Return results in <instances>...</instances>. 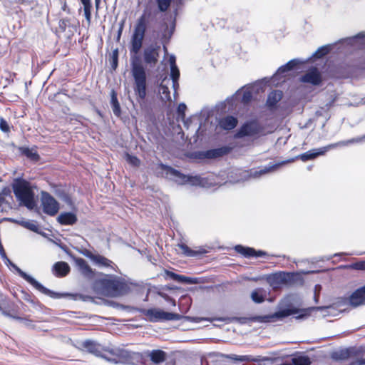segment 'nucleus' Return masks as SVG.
Masks as SVG:
<instances>
[{
	"mask_svg": "<svg viewBox=\"0 0 365 365\" xmlns=\"http://www.w3.org/2000/svg\"><path fill=\"white\" fill-rule=\"evenodd\" d=\"M146 30L145 15H142L138 20L135 26L130 41V53H138L143 45Z\"/></svg>",
	"mask_w": 365,
	"mask_h": 365,
	"instance_id": "nucleus-8",
	"label": "nucleus"
},
{
	"mask_svg": "<svg viewBox=\"0 0 365 365\" xmlns=\"http://www.w3.org/2000/svg\"><path fill=\"white\" fill-rule=\"evenodd\" d=\"M170 78L171 79H179L180 71L178 66L170 67Z\"/></svg>",
	"mask_w": 365,
	"mask_h": 365,
	"instance_id": "nucleus-46",
	"label": "nucleus"
},
{
	"mask_svg": "<svg viewBox=\"0 0 365 365\" xmlns=\"http://www.w3.org/2000/svg\"><path fill=\"white\" fill-rule=\"evenodd\" d=\"M360 103L361 104H365V96L363 98H361V100L360 101Z\"/></svg>",
	"mask_w": 365,
	"mask_h": 365,
	"instance_id": "nucleus-64",
	"label": "nucleus"
},
{
	"mask_svg": "<svg viewBox=\"0 0 365 365\" xmlns=\"http://www.w3.org/2000/svg\"><path fill=\"white\" fill-rule=\"evenodd\" d=\"M24 295H25V297H24V299H25V300H26V301H28V302H33V300L31 299V297L29 294H24Z\"/></svg>",
	"mask_w": 365,
	"mask_h": 365,
	"instance_id": "nucleus-56",
	"label": "nucleus"
},
{
	"mask_svg": "<svg viewBox=\"0 0 365 365\" xmlns=\"http://www.w3.org/2000/svg\"><path fill=\"white\" fill-rule=\"evenodd\" d=\"M0 130L4 133L10 131V126L4 118H0Z\"/></svg>",
	"mask_w": 365,
	"mask_h": 365,
	"instance_id": "nucleus-44",
	"label": "nucleus"
},
{
	"mask_svg": "<svg viewBox=\"0 0 365 365\" xmlns=\"http://www.w3.org/2000/svg\"><path fill=\"white\" fill-rule=\"evenodd\" d=\"M330 46H323L319 48L314 53L313 57L315 58H320L327 55L330 51Z\"/></svg>",
	"mask_w": 365,
	"mask_h": 365,
	"instance_id": "nucleus-38",
	"label": "nucleus"
},
{
	"mask_svg": "<svg viewBox=\"0 0 365 365\" xmlns=\"http://www.w3.org/2000/svg\"><path fill=\"white\" fill-rule=\"evenodd\" d=\"M345 304L334 303L326 307H311L305 309L299 308L296 301V296L289 294L282 299L277 307V311L271 316L247 317H232V318H208V317H190L181 316L178 314L166 312L158 309H145V316L154 319H270L271 317L286 318L291 315L297 314L296 319L310 316L314 312L320 311L323 317H336L339 313L344 312L346 308H342Z\"/></svg>",
	"mask_w": 365,
	"mask_h": 365,
	"instance_id": "nucleus-1",
	"label": "nucleus"
},
{
	"mask_svg": "<svg viewBox=\"0 0 365 365\" xmlns=\"http://www.w3.org/2000/svg\"><path fill=\"white\" fill-rule=\"evenodd\" d=\"M52 272L56 277H63L69 273L70 267L65 262H57L53 264Z\"/></svg>",
	"mask_w": 365,
	"mask_h": 365,
	"instance_id": "nucleus-22",
	"label": "nucleus"
},
{
	"mask_svg": "<svg viewBox=\"0 0 365 365\" xmlns=\"http://www.w3.org/2000/svg\"><path fill=\"white\" fill-rule=\"evenodd\" d=\"M250 297L254 302L262 303L267 297L266 291L263 288H257L252 292Z\"/></svg>",
	"mask_w": 365,
	"mask_h": 365,
	"instance_id": "nucleus-32",
	"label": "nucleus"
},
{
	"mask_svg": "<svg viewBox=\"0 0 365 365\" xmlns=\"http://www.w3.org/2000/svg\"><path fill=\"white\" fill-rule=\"evenodd\" d=\"M81 346L86 351L102 359H103V356L106 354V350H107L108 348L103 347L96 341L89 339L82 341Z\"/></svg>",
	"mask_w": 365,
	"mask_h": 365,
	"instance_id": "nucleus-14",
	"label": "nucleus"
},
{
	"mask_svg": "<svg viewBox=\"0 0 365 365\" xmlns=\"http://www.w3.org/2000/svg\"><path fill=\"white\" fill-rule=\"evenodd\" d=\"M110 104L112 106V110L115 115L120 116V106L118 103L116 93L114 91H112L111 92V100H110Z\"/></svg>",
	"mask_w": 365,
	"mask_h": 365,
	"instance_id": "nucleus-36",
	"label": "nucleus"
},
{
	"mask_svg": "<svg viewBox=\"0 0 365 365\" xmlns=\"http://www.w3.org/2000/svg\"><path fill=\"white\" fill-rule=\"evenodd\" d=\"M91 8L83 9L85 17L88 22H90L91 18Z\"/></svg>",
	"mask_w": 365,
	"mask_h": 365,
	"instance_id": "nucleus-50",
	"label": "nucleus"
},
{
	"mask_svg": "<svg viewBox=\"0 0 365 365\" xmlns=\"http://www.w3.org/2000/svg\"><path fill=\"white\" fill-rule=\"evenodd\" d=\"M92 288L98 294L111 297H122L130 291L126 280L115 275H108L104 278L96 279Z\"/></svg>",
	"mask_w": 365,
	"mask_h": 365,
	"instance_id": "nucleus-2",
	"label": "nucleus"
},
{
	"mask_svg": "<svg viewBox=\"0 0 365 365\" xmlns=\"http://www.w3.org/2000/svg\"><path fill=\"white\" fill-rule=\"evenodd\" d=\"M156 170L158 176L173 180L178 185L188 184L192 186H204L205 179L200 176L185 175L179 170L162 163L158 165Z\"/></svg>",
	"mask_w": 365,
	"mask_h": 365,
	"instance_id": "nucleus-4",
	"label": "nucleus"
},
{
	"mask_svg": "<svg viewBox=\"0 0 365 365\" xmlns=\"http://www.w3.org/2000/svg\"><path fill=\"white\" fill-rule=\"evenodd\" d=\"M187 108L186 105L184 103H181L178 105L177 112L180 115H185V112Z\"/></svg>",
	"mask_w": 365,
	"mask_h": 365,
	"instance_id": "nucleus-47",
	"label": "nucleus"
},
{
	"mask_svg": "<svg viewBox=\"0 0 365 365\" xmlns=\"http://www.w3.org/2000/svg\"><path fill=\"white\" fill-rule=\"evenodd\" d=\"M300 81L303 83L317 86L322 82V76L317 68H312L300 78Z\"/></svg>",
	"mask_w": 365,
	"mask_h": 365,
	"instance_id": "nucleus-16",
	"label": "nucleus"
},
{
	"mask_svg": "<svg viewBox=\"0 0 365 365\" xmlns=\"http://www.w3.org/2000/svg\"><path fill=\"white\" fill-rule=\"evenodd\" d=\"M235 322H237L240 324H246L247 322H252L253 321H241V320H239V321H235Z\"/></svg>",
	"mask_w": 365,
	"mask_h": 365,
	"instance_id": "nucleus-59",
	"label": "nucleus"
},
{
	"mask_svg": "<svg viewBox=\"0 0 365 365\" xmlns=\"http://www.w3.org/2000/svg\"><path fill=\"white\" fill-rule=\"evenodd\" d=\"M362 352L363 351L361 347L349 346L333 351L331 354V358L337 361H344L360 356Z\"/></svg>",
	"mask_w": 365,
	"mask_h": 365,
	"instance_id": "nucleus-11",
	"label": "nucleus"
},
{
	"mask_svg": "<svg viewBox=\"0 0 365 365\" xmlns=\"http://www.w3.org/2000/svg\"><path fill=\"white\" fill-rule=\"evenodd\" d=\"M361 365H365V358L361 356Z\"/></svg>",
	"mask_w": 365,
	"mask_h": 365,
	"instance_id": "nucleus-61",
	"label": "nucleus"
},
{
	"mask_svg": "<svg viewBox=\"0 0 365 365\" xmlns=\"http://www.w3.org/2000/svg\"><path fill=\"white\" fill-rule=\"evenodd\" d=\"M169 63L170 67L177 66L176 65V59L174 55H171L169 58Z\"/></svg>",
	"mask_w": 365,
	"mask_h": 365,
	"instance_id": "nucleus-52",
	"label": "nucleus"
},
{
	"mask_svg": "<svg viewBox=\"0 0 365 365\" xmlns=\"http://www.w3.org/2000/svg\"><path fill=\"white\" fill-rule=\"evenodd\" d=\"M118 66V50L113 51L112 67L115 69Z\"/></svg>",
	"mask_w": 365,
	"mask_h": 365,
	"instance_id": "nucleus-49",
	"label": "nucleus"
},
{
	"mask_svg": "<svg viewBox=\"0 0 365 365\" xmlns=\"http://www.w3.org/2000/svg\"><path fill=\"white\" fill-rule=\"evenodd\" d=\"M231 150L232 148L230 147L222 146L220 148L207 150L205 153V156L208 159L217 158L229 154L231 152Z\"/></svg>",
	"mask_w": 365,
	"mask_h": 365,
	"instance_id": "nucleus-21",
	"label": "nucleus"
},
{
	"mask_svg": "<svg viewBox=\"0 0 365 365\" xmlns=\"http://www.w3.org/2000/svg\"><path fill=\"white\" fill-rule=\"evenodd\" d=\"M76 266L80 272L86 277L92 279L94 277V272L88 262L83 258L78 257L75 259Z\"/></svg>",
	"mask_w": 365,
	"mask_h": 365,
	"instance_id": "nucleus-19",
	"label": "nucleus"
},
{
	"mask_svg": "<svg viewBox=\"0 0 365 365\" xmlns=\"http://www.w3.org/2000/svg\"><path fill=\"white\" fill-rule=\"evenodd\" d=\"M347 301L352 307L365 305V285L353 292Z\"/></svg>",
	"mask_w": 365,
	"mask_h": 365,
	"instance_id": "nucleus-15",
	"label": "nucleus"
},
{
	"mask_svg": "<svg viewBox=\"0 0 365 365\" xmlns=\"http://www.w3.org/2000/svg\"><path fill=\"white\" fill-rule=\"evenodd\" d=\"M14 193L20 202V204L32 210L36 206L34 193L31 190L30 183L21 178L14 180L13 185Z\"/></svg>",
	"mask_w": 365,
	"mask_h": 365,
	"instance_id": "nucleus-6",
	"label": "nucleus"
},
{
	"mask_svg": "<svg viewBox=\"0 0 365 365\" xmlns=\"http://www.w3.org/2000/svg\"><path fill=\"white\" fill-rule=\"evenodd\" d=\"M166 353L160 349L153 350L150 354V360L154 364L163 362L166 359Z\"/></svg>",
	"mask_w": 365,
	"mask_h": 365,
	"instance_id": "nucleus-34",
	"label": "nucleus"
},
{
	"mask_svg": "<svg viewBox=\"0 0 365 365\" xmlns=\"http://www.w3.org/2000/svg\"><path fill=\"white\" fill-rule=\"evenodd\" d=\"M252 98V91L250 88H247L242 92V96L241 98V102L244 104H247L251 101Z\"/></svg>",
	"mask_w": 365,
	"mask_h": 365,
	"instance_id": "nucleus-40",
	"label": "nucleus"
},
{
	"mask_svg": "<svg viewBox=\"0 0 365 365\" xmlns=\"http://www.w3.org/2000/svg\"><path fill=\"white\" fill-rule=\"evenodd\" d=\"M11 191L9 188L4 187L0 192V207L6 202L5 198L10 195Z\"/></svg>",
	"mask_w": 365,
	"mask_h": 365,
	"instance_id": "nucleus-41",
	"label": "nucleus"
},
{
	"mask_svg": "<svg viewBox=\"0 0 365 365\" xmlns=\"http://www.w3.org/2000/svg\"><path fill=\"white\" fill-rule=\"evenodd\" d=\"M310 357L303 351H296L292 355L291 364L284 362V365H311Z\"/></svg>",
	"mask_w": 365,
	"mask_h": 365,
	"instance_id": "nucleus-17",
	"label": "nucleus"
},
{
	"mask_svg": "<svg viewBox=\"0 0 365 365\" xmlns=\"http://www.w3.org/2000/svg\"><path fill=\"white\" fill-rule=\"evenodd\" d=\"M23 324V326L29 329L36 330L37 331H46L47 329H43L41 326V322L43 321H19Z\"/></svg>",
	"mask_w": 365,
	"mask_h": 365,
	"instance_id": "nucleus-35",
	"label": "nucleus"
},
{
	"mask_svg": "<svg viewBox=\"0 0 365 365\" xmlns=\"http://www.w3.org/2000/svg\"><path fill=\"white\" fill-rule=\"evenodd\" d=\"M349 267L356 270H365V260H361L353 263Z\"/></svg>",
	"mask_w": 365,
	"mask_h": 365,
	"instance_id": "nucleus-43",
	"label": "nucleus"
},
{
	"mask_svg": "<svg viewBox=\"0 0 365 365\" xmlns=\"http://www.w3.org/2000/svg\"><path fill=\"white\" fill-rule=\"evenodd\" d=\"M345 41L347 44L353 46L354 47L361 48L365 45V37L362 33H360L355 36L346 38Z\"/></svg>",
	"mask_w": 365,
	"mask_h": 365,
	"instance_id": "nucleus-30",
	"label": "nucleus"
},
{
	"mask_svg": "<svg viewBox=\"0 0 365 365\" xmlns=\"http://www.w3.org/2000/svg\"><path fill=\"white\" fill-rule=\"evenodd\" d=\"M58 26L62 31H65L66 28L70 26V19L68 18L61 19Z\"/></svg>",
	"mask_w": 365,
	"mask_h": 365,
	"instance_id": "nucleus-45",
	"label": "nucleus"
},
{
	"mask_svg": "<svg viewBox=\"0 0 365 365\" xmlns=\"http://www.w3.org/2000/svg\"><path fill=\"white\" fill-rule=\"evenodd\" d=\"M126 160L130 164L135 167L139 166L140 164V160L136 156L127 154Z\"/></svg>",
	"mask_w": 365,
	"mask_h": 365,
	"instance_id": "nucleus-42",
	"label": "nucleus"
},
{
	"mask_svg": "<svg viewBox=\"0 0 365 365\" xmlns=\"http://www.w3.org/2000/svg\"><path fill=\"white\" fill-rule=\"evenodd\" d=\"M57 221L63 225H73L77 222V217L73 212H62L58 215Z\"/></svg>",
	"mask_w": 365,
	"mask_h": 365,
	"instance_id": "nucleus-25",
	"label": "nucleus"
},
{
	"mask_svg": "<svg viewBox=\"0 0 365 365\" xmlns=\"http://www.w3.org/2000/svg\"><path fill=\"white\" fill-rule=\"evenodd\" d=\"M288 161H282L278 163L275 164H269L267 166L264 167V168L255 171L251 173V175L254 178H258L262 175H264L266 173H268L269 172H272L278 169L280 166L282 165L287 163Z\"/></svg>",
	"mask_w": 365,
	"mask_h": 365,
	"instance_id": "nucleus-28",
	"label": "nucleus"
},
{
	"mask_svg": "<svg viewBox=\"0 0 365 365\" xmlns=\"http://www.w3.org/2000/svg\"><path fill=\"white\" fill-rule=\"evenodd\" d=\"M262 131V126L256 121H250L243 124L237 131L236 136L243 138L245 136H255Z\"/></svg>",
	"mask_w": 365,
	"mask_h": 365,
	"instance_id": "nucleus-13",
	"label": "nucleus"
},
{
	"mask_svg": "<svg viewBox=\"0 0 365 365\" xmlns=\"http://www.w3.org/2000/svg\"><path fill=\"white\" fill-rule=\"evenodd\" d=\"M237 122V119L235 117L227 115L220 119L219 125L224 130H230L236 127Z\"/></svg>",
	"mask_w": 365,
	"mask_h": 365,
	"instance_id": "nucleus-26",
	"label": "nucleus"
},
{
	"mask_svg": "<svg viewBox=\"0 0 365 365\" xmlns=\"http://www.w3.org/2000/svg\"><path fill=\"white\" fill-rule=\"evenodd\" d=\"M322 109H324V108H322ZM316 115H317V116H322V115H323L322 110H317V112H316Z\"/></svg>",
	"mask_w": 365,
	"mask_h": 365,
	"instance_id": "nucleus-58",
	"label": "nucleus"
},
{
	"mask_svg": "<svg viewBox=\"0 0 365 365\" xmlns=\"http://www.w3.org/2000/svg\"><path fill=\"white\" fill-rule=\"evenodd\" d=\"M320 289H321V285H319V284L315 285L314 298V301L316 303H317L319 302Z\"/></svg>",
	"mask_w": 365,
	"mask_h": 365,
	"instance_id": "nucleus-48",
	"label": "nucleus"
},
{
	"mask_svg": "<svg viewBox=\"0 0 365 365\" xmlns=\"http://www.w3.org/2000/svg\"><path fill=\"white\" fill-rule=\"evenodd\" d=\"M178 247L182 250L183 255L187 257H195L199 255L206 253L205 250L203 248H200L199 250H192L184 243L178 244Z\"/></svg>",
	"mask_w": 365,
	"mask_h": 365,
	"instance_id": "nucleus-31",
	"label": "nucleus"
},
{
	"mask_svg": "<svg viewBox=\"0 0 365 365\" xmlns=\"http://www.w3.org/2000/svg\"><path fill=\"white\" fill-rule=\"evenodd\" d=\"M354 361H351L349 365H361L360 363H361V356H356L355 358L353 359Z\"/></svg>",
	"mask_w": 365,
	"mask_h": 365,
	"instance_id": "nucleus-53",
	"label": "nucleus"
},
{
	"mask_svg": "<svg viewBox=\"0 0 365 365\" xmlns=\"http://www.w3.org/2000/svg\"><path fill=\"white\" fill-rule=\"evenodd\" d=\"M282 93L279 91H272L267 97V106L268 107H274L282 99Z\"/></svg>",
	"mask_w": 365,
	"mask_h": 365,
	"instance_id": "nucleus-33",
	"label": "nucleus"
},
{
	"mask_svg": "<svg viewBox=\"0 0 365 365\" xmlns=\"http://www.w3.org/2000/svg\"><path fill=\"white\" fill-rule=\"evenodd\" d=\"M333 103H334V101H330V102H329V103H327V104H326V106H325V107H326V110H329V108L332 106Z\"/></svg>",
	"mask_w": 365,
	"mask_h": 365,
	"instance_id": "nucleus-57",
	"label": "nucleus"
},
{
	"mask_svg": "<svg viewBox=\"0 0 365 365\" xmlns=\"http://www.w3.org/2000/svg\"><path fill=\"white\" fill-rule=\"evenodd\" d=\"M41 196L43 212L49 216H55L59 210V203L51 195L46 191H42Z\"/></svg>",
	"mask_w": 365,
	"mask_h": 365,
	"instance_id": "nucleus-10",
	"label": "nucleus"
},
{
	"mask_svg": "<svg viewBox=\"0 0 365 365\" xmlns=\"http://www.w3.org/2000/svg\"><path fill=\"white\" fill-rule=\"evenodd\" d=\"M299 63V61L298 59H292V60L288 61L286 64L280 66L277 69V71L276 73L274 74V78H278V77L282 76L283 74H284L285 73H287V72H288L289 71H292Z\"/></svg>",
	"mask_w": 365,
	"mask_h": 365,
	"instance_id": "nucleus-29",
	"label": "nucleus"
},
{
	"mask_svg": "<svg viewBox=\"0 0 365 365\" xmlns=\"http://www.w3.org/2000/svg\"><path fill=\"white\" fill-rule=\"evenodd\" d=\"M178 80L179 79H172V81H173V89H174V96L177 93V90L179 88V83H178Z\"/></svg>",
	"mask_w": 365,
	"mask_h": 365,
	"instance_id": "nucleus-51",
	"label": "nucleus"
},
{
	"mask_svg": "<svg viewBox=\"0 0 365 365\" xmlns=\"http://www.w3.org/2000/svg\"><path fill=\"white\" fill-rule=\"evenodd\" d=\"M172 0H156V4L160 11L165 12L170 6Z\"/></svg>",
	"mask_w": 365,
	"mask_h": 365,
	"instance_id": "nucleus-39",
	"label": "nucleus"
},
{
	"mask_svg": "<svg viewBox=\"0 0 365 365\" xmlns=\"http://www.w3.org/2000/svg\"><path fill=\"white\" fill-rule=\"evenodd\" d=\"M295 274L292 272H279L269 274L267 277L268 284L274 289L280 288L282 285L291 284L294 281Z\"/></svg>",
	"mask_w": 365,
	"mask_h": 365,
	"instance_id": "nucleus-9",
	"label": "nucleus"
},
{
	"mask_svg": "<svg viewBox=\"0 0 365 365\" xmlns=\"http://www.w3.org/2000/svg\"><path fill=\"white\" fill-rule=\"evenodd\" d=\"M165 273L166 276L170 279L181 284H192L197 282L196 278H192L184 275L178 274L169 270H165Z\"/></svg>",
	"mask_w": 365,
	"mask_h": 365,
	"instance_id": "nucleus-20",
	"label": "nucleus"
},
{
	"mask_svg": "<svg viewBox=\"0 0 365 365\" xmlns=\"http://www.w3.org/2000/svg\"><path fill=\"white\" fill-rule=\"evenodd\" d=\"M160 46L150 45L145 47L143 51L144 63L150 67H155L158 61Z\"/></svg>",
	"mask_w": 365,
	"mask_h": 365,
	"instance_id": "nucleus-12",
	"label": "nucleus"
},
{
	"mask_svg": "<svg viewBox=\"0 0 365 365\" xmlns=\"http://www.w3.org/2000/svg\"><path fill=\"white\" fill-rule=\"evenodd\" d=\"M21 153L27 158L33 160H38L39 158V155L36 151H34L33 150L26 148V147H21L19 148Z\"/></svg>",
	"mask_w": 365,
	"mask_h": 365,
	"instance_id": "nucleus-37",
	"label": "nucleus"
},
{
	"mask_svg": "<svg viewBox=\"0 0 365 365\" xmlns=\"http://www.w3.org/2000/svg\"><path fill=\"white\" fill-rule=\"evenodd\" d=\"M62 9H63V11H67V6H66V2H64L63 6H62Z\"/></svg>",
	"mask_w": 365,
	"mask_h": 365,
	"instance_id": "nucleus-63",
	"label": "nucleus"
},
{
	"mask_svg": "<svg viewBox=\"0 0 365 365\" xmlns=\"http://www.w3.org/2000/svg\"><path fill=\"white\" fill-rule=\"evenodd\" d=\"M101 0H95V5H96V9H98V7H99V5H100V3H101Z\"/></svg>",
	"mask_w": 365,
	"mask_h": 365,
	"instance_id": "nucleus-60",
	"label": "nucleus"
},
{
	"mask_svg": "<svg viewBox=\"0 0 365 365\" xmlns=\"http://www.w3.org/2000/svg\"><path fill=\"white\" fill-rule=\"evenodd\" d=\"M170 80L165 78L158 88V92L160 96V99L162 101L167 103L171 101V96L169 88L167 84L169 83Z\"/></svg>",
	"mask_w": 365,
	"mask_h": 365,
	"instance_id": "nucleus-23",
	"label": "nucleus"
},
{
	"mask_svg": "<svg viewBox=\"0 0 365 365\" xmlns=\"http://www.w3.org/2000/svg\"><path fill=\"white\" fill-rule=\"evenodd\" d=\"M7 220L10 221V222H16V223L23 226L24 227L29 229L34 232L38 233L44 237L46 236V233L42 232L39 230L38 226L36 222H34L32 221H24V220L19 221V220H14L12 218H8Z\"/></svg>",
	"mask_w": 365,
	"mask_h": 365,
	"instance_id": "nucleus-27",
	"label": "nucleus"
},
{
	"mask_svg": "<svg viewBox=\"0 0 365 365\" xmlns=\"http://www.w3.org/2000/svg\"><path fill=\"white\" fill-rule=\"evenodd\" d=\"M83 5V9L91 8V0H81Z\"/></svg>",
	"mask_w": 365,
	"mask_h": 365,
	"instance_id": "nucleus-54",
	"label": "nucleus"
},
{
	"mask_svg": "<svg viewBox=\"0 0 365 365\" xmlns=\"http://www.w3.org/2000/svg\"><path fill=\"white\" fill-rule=\"evenodd\" d=\"M34 0H16L17 3L20 4L30 5L33 3Z\"/></svg>",
	"mask_w": 365,
	"mask_h": 365,
	"instance_id": "nucleus-55",
	"label": "nucleus"
},
{
	"mask_svg": "<svg viewBox=\"0 0 365 365\" xmlns=\"http://www.w3.org/2000/svg\"><path fill=\"white\" fill-rule=\"evenodd\" d=\"M90 258L100 267H110L112 269L115 270L116 265L111 260L102 255H92L90 256Z\"/></svg>",
	"mask_w": 365,
	"mask_h": 365,
	"instance_id": "nucleus-24",
	"label": "nucleus"
},
{
	"mask_svg": "<svg viewBox=\"0 0 365 365\" xmlns=\"http://www.w3.org/2000/svg\"><path fill=\"white\" fill-rule=\"evenodd\" d=\"M364 141H365V134L361 137L354 138L347 140H342L336 143L330 144L327 146L309 150L306 153L299 155L297 158L302 160L303 162H307L310 160H314L319 155H323L331 148H334L338 146H348L353 143H359Z\"/></svg>",
	"mask_w": 365,
	"mask_h": 365,
	"instance_id": "nucleus-7",
	"label": "nucleus"
},
{
	"mask_svg": "<svg viewBox=\"0 0 365 365\" xmlns=\"http://www.w3.org/2000/svg\"><path fill=\"white\" fill-rule=\"evenodd\" d=\"M121 32H122V27L120 28L119 31H118V38L119 39L120 37V35H121Z\"/></svg>",
	"mask_w": 365,
	"mask_h": 365,
	"instance_id": "nucleus-62",
	"label": "nucleus"
},
{
	"mask_svg": "<svg viewBox=\"0 0 365 365\" xmlns=\"http://www.w3.org/2000/svg\"><path fill=\"white\" fill-rule=\"evenodd\" d=\"M103 359L114 364L139 365L142 364L143 358L139 352L120 347H108Z\"/></svg>",
	"mask_w": 365,
	"mask_h": 365,
	"instance_id": "nucleus-5",
	"label": "nucleus"
},
{
	"mask_svg": "<svg viewBox=\"0 0 365 365\" xmlns=\"http://www.w3.org/2000/svg\"><path fill=\"white\" fill-rule=\"evenodd\" d=\"M235 250L237 252L242 255L245 257H259L265 256L267 255V253L264 251H256L254 248L246 247L242 245H236Z\"/></svg>",
	"mask_w": 365,
	"mask_h": 365,
	"instance_id": "nucleus-18",
	"label": "nucleus"
},
{
	"mask_svg": "<svg viewBox=\"0 0 365 365\" xmlns=\"http://www.w3.org/2000/svg\"><path fill=\"white\" fill-rule=\"evenodd\" d=\"M131 73L134 80L133 90L139 102L143 101L147 94V77L138 53H130Z\"/></svg>",
	"mask_w": 365,
	"mask_h": 365,
	"instance_id": "nucleus-3",
	"label": "nucleus"
}]
</instances>
